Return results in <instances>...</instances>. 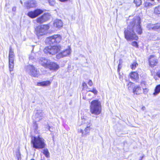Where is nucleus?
<instances>
[{"instance_id": "1", "label": "nucleus", "mask_w": 160, "mask_h": 160, "mask_svg": "<svg viewBox=\"0 0 160 160\" xmlns=\"http://www.w3.org/2000/svg\"><path fill=\"white\" fill-rule=\"evenodd\" d=\"M136 27L135 30L138 35H141L143 30L141 25V19L139 17L137 16L134 18L128 26V28L131 30L124 31L125 38L127 41H138L139 37L135 32L134 28Z\"/></svg>"}, {"instance_id": "2", "label": "nucleus", "mask_w": 160, "mask_h": 160, "mask_svg": "<svg viewBox=\"0 0 160 160\" xmlns=\"http://www.w3.org/2000/svg\"><path fill=\"white\" fill-rule=\"evenodd\" d=\"M147 84L145 81H142L141 82L140 85L134 86V83L131 82H129L127 84L128 88V90L132 89V92L134 95H139L142 93L144 94H146L149 91L148 88L146 87Z\"/></svg>"}, {"instance_id": "3", "label": "nucleus", "mask_w": 160, "mask_h": 160, "mask_svg": "<svg viewBox=\"0 0 160 160\" xmlns=\"http://www.w3.org/2000/svg\"><path fill=\"white\" fill-rule=\"evenodd\" d=\"M31 143L32 147L36 149H42L44 148L46 146L45 140L40 136L32 137Z\"/></svg>"}, {"instance_id": "4", "label": "nucleus", "mask_w": 160, "mask_h": 160, "mask_svg": "<svg viewBox=\"0 0 160 160\" xmlns=\"http://www.w3.org/2000/svg\"><path fill=\"white\" fill-rule=\"evenodd\" d=\"M102 105L101 102L98 99L92 101L90 105L91 113L96 115H98L101 113Z\"/></svg>"}, {"instance_id": "5", "label": "nucleus", "mask_w": 160, "mask_h": 160, "mask_svg": "<svg viewBox=\"0 0 160 160\" xmlns=\"http://www.w3.org/2000/svg\"><path fill=\"white\" fill-rule=\"evenodd\" d=\"M40 63L42 66L46 68H48L51 71H56L60 68L59 65L54 62H49L48 60L45 58H42L40 60Z\"/></svg>"}, {"instance_id": "6", "label": "nucleus", "mask_w": 160, "mask_h": 160, "mask_svg": "<svg viewBox=\"0 0 160 160\" xmlns=\"http://www.w3.org/2000/svg\"><path fill=\"white\" fill-rule=\"evenodd\" d=\"M50 26L48 24L38 26L35 28V33L38 36L44 35L46 34Z\"/></svg>"}, {"instance_id": "7", "label": "nucleus", "mask_w": 160, "mask_h": 160, "mask_svg": "<svg viewBox=\"0 0 160 160\" xmlns=\"http://www.w3.org/2000/svg\"><path fill=\"white\" fill-rule=\"evenodd\" d=\"M61 48L60 45L49 46L43 49V52L46 54L54 55L59 51Z\"/></svg>"}, {"instance_id": "8", "label": "nucleus", "mask_w": 160, "mask_h": 160, "mask_svg": "<svg viewBox=\"0 0 160 160\" xmlns=\"http://www.w3.org/2000/svg\"><path fill=\"white\" fill-rule=\"evenodd\" d=\"M15 57L14 52L11 47L9 49V67L10 72L13 70L14 63V59Z\"/></svg>"}, {"instance_id": "9", "label": "nucleus", "mask_w": 160, "mask_h": 160, "mask_svg": "<svg viewBox=\"0 0 160 160\" xmlns=\"http://www.w3.org/2000/svg\"><path fill=\"white\" fill-rule=\"evenodd\" d=\"M47 42L50 44L59 43L61 40V37L58 34H54L47 38Z\"/></svg>"}, {"instance_id": "10", "label": "nucleus", "mask_w": 160, "mask_h": 160, "mask_svg": "<svg viewBox=\"0 0 160 160\" xmlns=\"http://www.w3.org/2000/svg\"><path fill=\"white\" fill-rule=\"evenodd\" d=\"M148 63L150 67L153 68L158 65L159 63L158 59L154 55H150L148 58Z\"/></svg>"}, {"instance_id": "11", "label": "nucleus", "mask_w": 160, "mask_h": 160, "mask_svg": "<svg viewBox=\"0 0 160 160\" xmlns=\"http://www.w3.org/2000/svg\"><path fill=\"white\" fill-rule=\"evenodd\" d=\"M43 12V11L40 9H36L33 11L29 12L27 13V15L32 18H35L40 14Z\"/></svg>"}, {"instance_id": "12", "label": "nucleus", "mask_w": 160, "mask_h": 160, "mask_svg": "<svg viewBox=\"0 0 160 160\" xmlns=\"http://www.w3.org/2000/svg\"><path fill=\"white\" fill-rule=\"evenodd\" d=\"M50 19V15L48 13H44L38 17L36 19V22L39 24L45 22Z\"/></svg>"}, {"instance_id": "13", "label": "nucleus", "mask_w": 160, "mask_h": 160, "mask_svg": "<svg viewBox=\"0 0 160 160\" xmlns=\"http://www.w3.org/2000/svg\"><path fill=\"white\" fill-rule=\"evenodd\" d=\"M70 53V51L69 49H66L62 52L59 53L56 55V58L57 59L63 58L69 55Z\"/></svg>"}, {"instance_id": "14", "label": "nucleus", "mask_w": 160, "mask_h": 160, "mask_svg": "<svg viewBox=\"0 0 160 160\" xmlns=\"http://www.w3.org/2000/svg\"><path fill=\"white\" fill-rule=\"evenodd\" d=\"M148 28L149 30H160V23H157L154 24L148 25Z\"/></svg>"}, {"instance_id": "15", "label": "nucleus", "mask_w": 160, "mask_h": 160, "mask_svg": "<svg viewBox=\"0 0 160 160\" xmlns=\"http://www.w3.org/2000/svg\"><path fill=\"white\" fill-rule=\"evenodd\" d=\"M30 66L31 67L30 69L31 75L34 77H38L39 73L38 71L33 65H31Z\"/></svg>"}, {"instance_id": "16", "label": "nucleus", "mask_w": 160, "mask_h": 160, "mask_svg": "<svg viewBox=\"0 0 160 160\" xmlns=\"http://www.w3.org/2000/svg\"><path fill=\"white\" fill-rule=\"evenodd\" d=\"M51 82L49 80L43 81L41 82H38L37 85L42 87H46L50 85Z\"/></svg>"}, {"instance_id": "17", "label": "nucleus", "mask_w": 160, "mask_h": 160, "mask_svg": "<svg viewBox=\"0 0 160 160\" xmlns=\"http://www.w3.org/2000/svg\"><path fill=\"white\" fill-rule=\"evenodd\" d=\"M91 129V128L90 126H87L84 129L85 132L82 129H81L79 132L82 133V137L85 136L89 134Z\"/></svg>"}, {"instance_id": "18", "label": "nucleus", "mask_w": 160, "mask_h": 160, "mask_svg": "<svg viewBox=\"0 0 160 160\" xmlns=\"http://www.w3.org/2000/svg\"><path fill=\"white\" fill-rule=\"evenodd\" d=\"M129 76L132 80H137L139 78V75L137 72H131L129 73Z\"/></svg>"}, {"instance_id": "19", "label": "nucleus", "mask_w": 160, "mask_h": 160, "mask_svg": "<svg viewBox=\"0 0 160 160\" xmlns=\"http://www.w3.org/2000/svg\"><path fill=\"white\" fill-rule=\"evenodd\" d=\"M35 1L32 0H29L25 3L26 7L28 8L35 7L36 6Z\"/></svg>"}, {"instance_id": "20", "label": "nucleus", "mask_w": 160, "mask_h": 160, "mask_svg": "<svg viewBox=\"0 0 160 160\" xmlns=\"http://www.w3.org/2000/svg\"><path fill=\"white\" fill-rule=\"evenodd\" d=\"M63 25L62 22L60 20H56L53 23L54 26L58 28H62L63 26Z\"/></svg>"}, {"instance_id": "21", "label": "nucleus", "mask_w": 160, "mask_h": 160, "mask_svg": "<svg viewBox=\"0 0 160 160\" xmlns=\"http://www.w3.org/2000/svg\"><path fill=\"white\" fill-rule=\"evenodd\" d=\"M160 92V84L157 85L155 88L153 95L156 96Z\"/></svg>"}, {"instance_id": "22", "label": "nucleus", "mask_w": 160, "mask_h": 160, "mask_svg": "<svg viewBox=\"0 0 160 160\" xmlns=\"http://www.w3.org/2000/svg\"><path fill=\"white\" fill-rule=\"evenodd\" d=\"M138 64L136 61L133 62L130 65V68L132 70H135L138 67Z\"/></svg>"}, {"instance_id": "23", "label": "nucleus", "mask_w": 160, "mask_h": 160, "mask_svg": "<svg viewBox=\"0 0 160 160\" xmlns=\"http://www.w3.org/2000/svg\"><path fill=\"white\" fill-rule=\"evenodd\" d=\"M154 13L156 15L160 14V5L155 7L153 11Z\"/></svg>"}, {"instance_id": "24", "label": "nucleus", "mask_w": 160, "mask_h": 160, "mask_svg": "<svg viewBox=\"0 0 160 160\" xmlns=\"http://www.w3.org/2000/svg\"><path fill=\"white\" fill-rule=\"evenodd\" d=\"M133 2L137 7L140 6L142 3V0H133Z\"/></svg>"}, {"instance_id": "25", "label": "nucleus", "mask_w": 160, "mask_h": 160, "mask_svg": "<svg viewBox=\"0 0 160 160\" xmlns=\"http://www.w3.org/2000/svg\"><path fill=\"white\" fill-rule=\"evenodd\" d=\"M82 89L84 90H86L88 92V90H89L90 89L89 88L87 85V84L85 82H83L82 83Z\"/></svg>"}, {"instance_id": "26", "label": "nucleus", "mask_w": 160, "mask_h": 160, "mask_svg": "<svg viewBox=\"0 0 160 160\" xmlns=\"http://www.w3.org/2000/svg\"><path fill=\"white\" fill-rule=\"evenodd\" d=\"M88 92H91L94 93V94L95 95H96L98 93V91L95 88H93L92 90H91L90 89L88 90Z\"/></svg>"}, {"instance_id": "27", "label": "nucleus", "mask_w": 160, "mask_h": 160, "mask_svg": "<svg viewBox=\"0 0 160 160\" xmlns=\"http://www.w3.org/2000/svg\"><path fill=\"white\" fill-rule=\"evenodd\" d=\"M43 153L46 157L48 158L49 157V153L48 149L43 150Z\"/></svg>"}, {"instance_id": "28", "label": "nucleus", "mask_w": 160, "mask_h": 160, "mask_svg": "<svg viewBox=\"0 0 160 160\" xmlns=\"http://www.w3.org/2000/svg\"><path fill=\"white\" fill-rule=\"evenodd\" d=\"M131 45L133 47L136 48H139V45L138 42L136 41H133L131 43Z\"/></svg>"}, {"instance_id": "29", "label": "nucleus", "mask_w": 160, "mask_h": 160, "mask_svg": "<svg viewBox=\"0 0 160 160\" xmlns=\"http://www.w3.org/2000/svg\"><path fill=\"white\" fill-rule=\"evenodd\" d=\"M152 6L153 4L150 2H145L144 3V7L146 8H148Z\"/></svg>"}, {"instance_id": "30", "label": "nucleus", "mask_w": 160, "mask_h": 160, "mask_svg": "<svg viewBox=\"0 0 160 160\" xmlns=\"http://www.w3.org/2000/svg\"><path fill=\"white\" fill-rule=\"evenodd\" d=\"M48 1L51 6H53L55 3V0H48Z\"/></svg>"}, {"instance_id": "31", "label": "nucleus", "mask_w": 160, "mask_h": 160, "mask_svg": "<svg viewBox=\"0 0 160 160\" xmlns=\"http://www.w3.org/2000/svg\"><path fill=\"white\" fill-rule=\"evenodd\" d=\"M33 124L35 128L36 129H37L38 128V124L36 122V121L34 122H33Z\"/></svg>"}, {"instance_id": "32", "label": "nucleus", "mask_w": 160, "mask_h": 160, "mask_svg": "<svg viewBox=\"0 0 160 160\" xmlns=\"http://www.w3.org/2000/svg\"><path fill=\"white\" fill-rule=\"evenodd\" d=\"M88 84L90 86H92L93 85V83L92 81L91 80H89L88 82Z\"/></svg>"}, {"instance_id": "33", "label": "nucleus", "mask_w": 160, "mask_h": 160, "mask_svg": "<svg viewBox=\"0 0 160 160\" xmlns=\"http://www.w3.org/2000/svg\"><path fill=\"white\" fill-rule=\"evenodd\" d=\"M121 69V64H119L118 66V72H119L120 71Z\"/></svg>"}, {"instance_id": "34", "label": "nucleus", "mask_w": 160, "mask_h": 160, "mask_svg": "<svg viewBox=\"0 0 160 160\" xmlns=\"http://www.w3.org/2000/svg\"><path fill=\"white\" fill-rule=\"evenodd\" d=\"M156 75L158 77L160 78V71H159L156 72Z\"/></svg>"}, {"instance_id": "35", "label": "nucleus", "mask_w": 160, "mask_h": 160, "mask_svg": "<svg viewBox=\"0 0 160 160\" xmlns=\"http://www.w3.org/2000/svg\"><path fill=\"white\" fill-rule=\"evenodd\" d=\"M60 2H64L67 1L68 0H59Z\"/></svg>"}, {"instance_id": "36", "label": "nucleus", "mask_w": 160, "mask_h": 160, "mask_svg": "<svg viewBox=\"0 0 160 160\" xmlns=\"http://www.w3.org/2000/svg\"><path fill=\"white\" fill-rule=\"evenodd\" d=\"M21 158L20 156H19L18 157V160H21Z\"/></svg>"}, {"instance_id": "37", "label": "nucleus", "mask_w": 160, "mask_h": 160, "mask_svg": "<svg viewBox=\"0 0 160 160\" xmlns=\"http://www.w3.org/2000/svg\"><path fill=\"white\" fill-rule=\"evenodd\" d=\"M142 110H144L145 109V107H142Z\"/></svg>"}, {"instance_id": "38", "label": "nucleus", "mask_w": 160, "mask_h": 160, "mask_svg": "<svg viewBox=\"0 0 160 160\" xmlns=\"http://www.w3.org/2000/svg\"><path fill=\"white\" fill-rule=\"evenodd\" d=\"M150 1H154V0H150Z\"/></svg>"}, {"instance_id": "39", "label": "nucleus", "mask_w": 160, "mask_h": 160, "mask_svg": "<svg viewBox=\"0 0 160 160\" xmlns=\"http://www.w3.org/2000/svg\"><path fill=\"white\" fill-rule=\"evenodd\" d=\"M30 160H35L34 159L32 158V159H31Z\"/></svg>"}, {"instance_id": "40", "label": "nucleus", "mask_w": 160, "mask_h": 160, "mask_svg": "<svg viewBox=\"0 0 160 160\" xmlns=\"http://www.w3.org/2000/svg\"><path fill=\"white\" fill-rule=\"evenodd\" d=\"M142 158H143V157H141V160H141V159Z\"/></svg>"}]
</instances>
